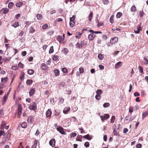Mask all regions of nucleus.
I'll return each mask as SVG.
<instances>
[{
  "label": "nucleus",
  "mask_w": 148,
  "mask_h": 148,
  "mask_svg": "<svg viewBox=\"0 0 148 148\" xmlns=\"http://www.w3.org/2000/svg\"><path fill=\"white\" fill-rule=\"evenodd\" d=\"M97 22L98 23L97 26L98 27H100L104 25L103 23L102 22H99L98 20H97Z\"/></svg>",
  "instance_id": "28"
},
{
  "label": "nucleus",
  "mask_w": 148,
  "mask_h": 148,
  "mask_svg": "<svg viewBox=\"0 0 148 148\" xmlns=\"http://www.w3.org/2000/svg\"><path fill=\"white\" fill-rule=\"evenodd\" d=\"M5 133L4 131L0 130V136H1L2 135L5 136Z\"/></svg>",
  "instance_id": "53"
},
{
  "label": "nucleus",
  "mask_w": 148,
  "mask_h": 148,
  "mask_svg": "<svg viewBox=\"0 0 148 148\" xmlns=\"http://www.w3.org/2000/svg\"><path fill=\"white\" fill-rule=\"evenodd\" d=\"M118 41V38L117 37L115 36L112 38L110 40V42L107 44L108 47H110L113 44H115Z\"/></svg>",
  "instance_id": "1"
},
{
  "label": "nucleus",
  "mask_w": 148,
  "mask_h": 148,
  "mask_svg": "<svg viewBox=\"0 0 148 148\" xmlns=\"http://www.w3.org/2000/svg\"><path fill=\"white\" fill-rule=\"evenodd\" d=\"M52 114V111L50 109H48L46 112V115L47 117L49 119L51 118Z\"/></svg>",
  "instance_id": "6"
},
{
  "label": "nucleus",
  "mask_w": 148,
  "mask_h": 148,
  "mask_svg": "<svg viewBox=\"0 0 148 148\" xmlns=\"http://www.w3.org/2000/svg\"><path fill=\"white\" fill-rule=\"evenodd\" d=\"M79 129L81 131V133L82 134L84 132V131L82 128H79Z\"/></svg>",
  "instance_id": "64"
},
{
  "label": "nucleus",
  "mask_w": 148,
  "mask_h": 148,
  "mask_svg": "<svg viewBox=\"0 0 148 148\" xmlns=\"http://www.w3.org/2000/svg\"><path fill=\"white\" fill-rule=\"evenodd\" d=\"M103 4L105 5L108 4L109 3V1L108 0H103Z\"/></svg>",
  "instance_id": "54"
},
{
  "label": "nucleus",
  "mask_w": 148,
  "mask_h": 148,
  "mask_svg": "<svg viewBox=\"0 0 148 148\" xmlns=\"http://www.w3.org/2000/svg\"><path fill=\"white\" fill-rule=\"evenodd\" d=\"M54 51V49H53V46H52L51 47L49 51V53H51L53 52Z\"/></svg>",
  "instance_id": "44"
},
{
  "label": "nucleus",
  "mask_w": 148,
  "mask_h": 148,
  "mask_svg": "<svg viewBox=\"0 0 148 148\" xmlns=\"http://www.w3.org/2000/svg\"><path fill=\"white\" fill-rule=\"evenodd\" d=\"M77 137L78 138L77 139V140L80 142L82 141V140H81V139L82 138V135H78L77 136Z\"/></svg>",
  "instance_id": "37"
},
{
  "label": "nucleus",
  "mask_w": 148,
  "mask_h": 148,
  "mask_svg": "<svg viewBox=\"0 0 148 148\" xmlns=\"http://www.w3.org/2000/svg\"><path fill=\"white\" fill-rule=\"evenodd\" d=\"M143 62L144 64H148V60H147L145 57L143 59Z\"/></svg>",
  "instance_id": "41"
},
{
  "label": "nucleus",
  "mask_w": 148,
  "mask_h": 148,
  "mask_svg": "<svg viewBox=\"0 0 148 148\" xmlns=\"http://www.w3.org/2000/svg\"><path fill=\"white\" fill-rule=\"evenodd\" d=\"M56 130L60 133L63 134H65L66 133L64 130L63 128L59 126H58L56 128Z\"/></svg>",
  "instance_id": "4"
},
{
  "label": "nucleus",
  "mask_w": 148,
  "mask_h": 148,
  "mask_svg": "<svg viewBox=\"0 0 148 148\" xmlns=\"http://www.w3.org/2000/svg\"><path fill=\"white\" fill-rule=\"evenodd\" d=\"M52 59L54 61H58L59 60V56L57 55H54Z\"/></svg>",
  "instance_id": "21"
},
{
  "label": "nucleus",
  "mask_w": 148,
  "mask_h": 148,
  "mask_svg": "<svg viewBox=\"0 0 148 148\" xmlns=\"http://www.w3.org/2000/svg\"><path fill=\"white\" fill-rule=\"evenodd\" d=\"M48 27V25L46 24H45L43 25L42 27V29H46Z\"/></svg>",
  "instance_id": "56"
},
{
  "label": "nucleus",
  "mask_w": 148,
  "mask_h": 148,
  "mask_svg": "<svg viewBox=\"0 0 148 148\" xmlns=\"http://www.w3.org/2000/svg\"><path fill=\"white\" fill-rule=\"evenodd\" d=\"M115 119V116H112L110 121V123H114Z\"/></svg>",
  "instance_id": "42"
},
{
  "label": "nucleus",
  "mask_w": 148,
  "mask_h": 148,
  "mask_svg": "<svg viewBox=\"0 0 148 148\" xmlns=\"http://www.w3.org/2000/svg\"><path fill=\"white\" fill-rule=\"evenodd\" d=\"M77 135V134L76 133H72L70 134V138H72L73 137H74L75 136Z\"/></svg>",
  "instance_id": "50"
},
{
  "label": "nucleus",
  "mask_w": 148,
  "mask_h": 148,
  "mask_svg": "<svg viewBox=\"0 0 148 148\" xmlns=\"http://www.w3.org/2000/svg\"><path fill=\"white\" fill-rule=\"evenodd\" d=\"M35 89L34 88H31L30 89L29 91V96L31 97L35 93Z\"/></svg>",
  "instance_id": "9"
},
{
  "label": "nucleus",
  "mask_w": 148,
  "mask_h": 148,
  "mask_svg": "<svg viewBox=\"0 0 148 148\" xmlns=\"http://www.w3.org/2000/svg\"><path fill=\"white\" fill-rule=\"evenodd\" d=\"M114 17V15H112L111 16V17L110 18V21L112 23L114 22V19H113Z\"/></svg>",
  "instance_id": "43"
},
{
  "label": "nucleus",
  "mask_w": 148,
  "mask_h": 148,
  "mask_svg": "<svg viewBox=\"0 0 148 148\" xmlns=\"http://www.w3.org/2000/svg\"><path fill=\"white\" fill-rule=\"evenodd\" d=\"M110 103H106L103 104V107L104 108H107L110 106Z\"/></svg>",
  "instance_id": "47"
},
{
  "label": "nucleus",
  "mask_w": 148,
  "mask_h": 148,
  "mask_svg": "<svg viewBox=\"0 0 148 148\" xmlns=\"http://www.w3.org/2000/svg\"><path fill=\"white\" fill-rule=\"evenodd\" d=\"M29 109L35 110L36 109V106L35 102H33L32 105H30L28 107Z\"/></svg>",
  "instance_id": "3"
},
{
  "label": "nucleus",
  "mask_w": 148,
  "mask_h": 148,
  "mask_svg": "<svg viewBox=\"0 0 148 148\" xmlns=\"http://www.w3.org/2000/svg\"><path fill=\"white\" fill-rule=\"evenodd\" d=\"M38 142L37 140H34V144L32 146V148H36Z\"/></svg>",
  "instance_id": "22"
},
{
  "label": "nucleus",
  "mask_w": 148,
  "mask_h": 148,
  "mask_svg": "<svg viewBox=\"0 0 148 148\" xmlns=\"http://www.w3.org/2000/svg\"><path fill=\"white\" fill-rule=\"evenodd\" d=\"M19 25V23L18 22H15L14 24H12V26L16 28L18 27Z\"/></svg>",
  "instance_id": "30"
},
{
  "label": "nucleus",
  "mask_w": 148,
  "mask_h": 148,
  "mask_svg": "<svg viewBox=\"0 0 148 148\" xmlns=\"http://www.w3.org/2000/svg\"><path fill=\"white\" fill-rule=\"evenodd\" d=\"M70 109V108L69 107H66L64 108L63 110V112L65 114H66L69 111Z\"/></svg>",
  "instance_id": "15"
},
{
  "label": "nucleus",
  "mask_w": 148,
  "mask_h": 148,
  "mask_svg": "<svg viewBox=\"0 0 148 148\" xmlns=\"http://www.w3.org/2000/svg\"><path fill=\"white\" fill-rule=\"evenodd\" d=\"M148 115V111H146L143 113L142 114V119H144Z\"/></svg>",
  "instance_id": "18"
},
{
  "label": "nucleus",
  "mask_w": 148,
  "mask_h": 148,
  "mask_svg": "<svg viewBox=\"0 0 148 148\" xmlns=\"http://www.w3.org/2000/svg\"><path fill=\"white\" fill-rule=\"evenodd\" d=\"M95 98L97 100H99L101 98V96L99 94H97L95 96Z\"/></svg>",
  "instance_id": "45"
},
{
  "label": "nucleus",
  "mask_w": 148,
  "mask_h": 148,
  "mask_svg": "<svg viewBox=\"0 0 148 148\" xmlns=\"http://www.w3.org/2000/svg\"><path fill=\"white\" fill-rule=\"evenodd\" d=\"M33 83V81L31 79H27L26 83L28 85H31Z\"/></svg>",
  "instance_id": "25"
},
{
  "label": "nucleus",
  "mask_w": 148,
  "mask_h": 148,
  "mask_svg": "<svg viewBox=\"0 0 148 148\" xmlns=\"http://www.w3.org/2000/svg\"><path fill=\"white\" fill-rule=\"evenodd\" d=\"M90 144L88 142H85L84 144V145L86 147H89Z\"/></svg>",
  "instance_id": "51"
},
{
  "label": "nucleus",
  "mask_w": 148,
  "mask_h": 148,
  "mask_svg": "<svg viewBox=\"0 0 148 148\" xmlns=\"http://www.w3.org/2000/svg\"><path fill=\"white\" fill-rule=\"evenodd\" d=\"M133 108L132 106H131L130 107L129 109V112L130 113H132L133 112Z\"/></svg>",
  "instance_id": "61"
},
{
  "label": "nucleus",
  "mask_w": 148,
  "mask_h": 148,
  "mask_svg": "<svg viewBox=\"0 0 148 148\" xmlns=\"http://www.w3.org/2000/svg\"><path fill=\"white\" fill-rule=\"evenodd\" d=\"M102 38L103 39V40H106L107 39L108 37L106 35L103 34L102 36Z\"/></svg>",
  "instance_id": "57"
},
{
  "label": "nucleus",
  "mask_w": 148,
  "mask_h": 148,
  "mask_svg": "<svg viewBox=\"0 0 148 148\" xmlns=\"http://www.w3.org/2000/svg\"><path fill=\"white\" fill-rule=\"evenodd\" d=\"M138 68L140 72L141 73H142L143 72V68L142 67L139 66H138Z\"/></svg>",
  "instance_id": "52"
},
{
  "label": "nucleus",
  "mask_w": 148,
  "mask_h": 148,
  "mask_svg": "<svg viewBox=\"0 0 148 148\" xmlns=\"http://www.w3.org/2000/svg\"><path fill=\"white\" fill-rule=\"evenodd\" d=\"M93 14L92 12H91L88 16V19L90 22L91 21L93 17Z\"/></svg>",
  "instance_id": "23"
},
{
  "label": "nucleus",
  "mask_w": 148,
  "mask_h": 148,
  "mask_svg": "<svg viewBox=\"0 0 148 148\" xmlns=\"http://www.w3.org/2000/svg\"><path fill=\"white\" fill-rule=\"evenodd\" d=\"M14 5V3L12 2H10L9 3L8 5V7L10 8L11 9L12 7Z\"/></svg>",
  "instance_id": "36"
},
{
  "label": "nucleus",
  "mask_w": 148,
  "mask_h": 148,
  "mask_svg": "<svg viewBox=\"0 0 148 148\" xmlns=\"http://www.w3.org/2000/svg\"><path fill=\"white\" fill-rule=\"evenodd\" d=\"M62 71L64 73H66L67 72V70L65 68H63L62 69Z\"/></svg>",
  "instance_id": "58"
},
{
  "label": "nucleus",
  "mask_w": 148,
  "mask_h": 148,
  "mask_svg": "<svg viewBox=\"0 0 148 148\" xmlns=\"http://www.w3.org/2000/svg\"><path fill=\"white\" fill-rule=\"evenodd\" d=\"M122 62L121 61H119V62L117 63L115 65V68L116 69H117L122 66Z\"/></svg>",
  "instance_id": "13"
},
{
  "label": "nucleus",
  "mask_w": 148,
  "mask_h": 148,
  "mask_svg": "<svg viewBox=\"0 0 148 148\" xmlns=\"http://www.w3.org/2000/svg\"><path fill=\"white\" fill-rule=\"evenodd\" d=\"M76 47H78L79 49H81L82 47V46L79 43L77 42L76 44Z\"/></svg>",
  "instance_id": "38"
},
{
  "label": "nucleus",
  "mask_w": 148,
  "mask_h": 148,
  "mask_svg": "<svg viewBox=\"0 0 148 148\" xmlns=\"http://www.w3.org/2000/svg\"><path fill=\"white\" fill-rule=\"evenodd\" d=\"M62 51L63 53L66 55L68 53L69 50L67 48H64V49L62 50Z\"/></svg>",
  "instance_id": "31"
},
{
  "label": "nucleus",
  "mask_w": 148,
  "mask_h": 148,
  "mask_svg": "<svg viewBox=\"0 0 148 148\" xmlns=\"http://www.w3.org/2000/svg\"><path fill=\"white\" fill-rule=\"evenodd\" d=\"M75 16L74 15H73L72 17L70 18L69 25L71 27H73L75 24Z\"/></svg>",
  "instance_id": "2"
},
{
  "label": "nucleus",
  "mask_w": 148,
  "mask_h": 148,
  "mask_svg": "<svg viewBox=\"0 0 148 148\" xmlns=\"http://www.w3.org/2000/svg\"><path fill=\"white\" fill-rule=\"evenodd\" d=\"M9 10V9L8 8H3L1 10L0 12L1 13L6 14L8 13Z\"/></svg>",
  "instance_id": "8"
},
{
  "label": "nucleus",
  "mask_w": 148,
  "mask_h": 148,
  "mask_svg": "<svg viewBox=\"0 0 148 148\" xmlns=\"http://www.w3.org/2000/svg\"><path fill=\"white\" fill-rule=\"evenodd\" d=\"M98 57L99 59L102 60L103 59V55L100 53L98 54Z\"/></svg>",
  "instance_id": "33"
},
{
  "label": "nucleus",
  "mask_w": 148,
  "mask_h": 148,
  "mask_svg": "<svg viewBox=\"0 0 148 148\" xmlns=\"http://www.w3.org/2000/svg\"><path fill=\"white\" fill-rule=\"evenodd\" d=\"M122 15V14L121 12H118L117 13V14L116 15V18H120L121 16Z\"/></svg>",
  "instance_id": "34"
},
{
  "label": "nucleus",
  "mask_w": 148,
  "mask_h": 148,
  "mask_svg": "<svg viewBox=\"0 0 148 148\" xmlns=\"http://www.w3.org/2000/svg\"><path fill=\"white\" fill-rule=\"evenodd\" d=\"M99 67L100 69L101 70H103L104 68V66L102 65H99Z\"/></svg>",
  "instance_id": "63"
},
{
  "label": "nucleus",
  "mask_w": 148,
  "mask_h": 148,
  "mask_svg": "<svg viewBox=\"0 0 148 148\" xmlns=\"http://www.w3.org/2000/svg\"><path fill=\"white\" fill-rule=\"evenodd\" d=\"M22 110V108L20 105L18 106V116H20L21 114Z\"/></svg>",
  "instance_id": "12"
},
{
  "label": "nucleus",
  "mask_w": 148,
  "mask_h": 148,
  "mask_svg": "<svg viewBox=\"0 0 148 148\" xmlns=\"http://www.w3.org/2000/svg\"><path fill=\"white\" fill-rule=\"evenodd\" d=\"M37 18L39 20H40L42 18V15L41 14H37L36 16Z\"/></svg>",
  "instance_id": "26"
},
{
  "label": "nucleus",
  "mask_w": 148,
  "mask_h": 148,
  "mask_svg": "<svg viewBox=\"0 0 148 148\" xmlns=\"http://www.w3.org/2000/svg\"><path fill=\"white\" fill-rule=\"evenodd\" d=\"M41 69L43 70H47L48 67V66L45 63H42L41 66Z\"/></svg>",
  "instance_id": "14"
},
{
  "label": "nucleus",
  "mask_w": 148,
  "mask_h": 148,
  "mask_svg": "<svg viewBox=\"0 0 148 148\" xmlns=\"http://www.w3.org/2000/svg\"><path fill=\"white\" fill-rule=\"evenodd\" d=\"M142 146V145L140 143H138L136 145V147L137 148H141Z\"/></svg>",
  "instance_id": "55"
},
{
  "label": "nucleus",
  "mask_w": 148,
  "mask_h": 148,
  "mask_svg": "<svg viewBox=\"0 0 148 148\" xmlns=\"http://www.w3.org/2000/svg\"><path fill=\"white\" fill-rule=\"evenodd\" d=\"M79 71L80 73H82L84 72V69L83 67H81L79 68Z\"/></svg>",
  "instance_id": "49"
},
{
  "label": "nucleus",
  "mask_w": 148,
  "mask_h": 148,
  "mask_svg": "<svg viewBox=\"0 0 148 148\" xmlns=\"http://www.w3.org/2000/svg\"><path fill=\"white\" fill-rule=\"evenodd\" d=\"M83 137L89 140H91L92 138V136H91L89 135L88 134L84 136H83Z\"/></svg>",
  "instance_id": "17"
},
{
  "label": "nucleus",
  "mask_w": 148,
  "mask_h": 148,
  "mask_svg": "<svg viewBox=\"0 0 148 148\" xmlns=\"http://www.w3.org/2000/svg\"><path fill=\"white\" fill-rule=\"evenodd\" d=\"M101 121L103 122H104V120H106L110 117V115L108 114H105L103 116H100Z\"/></svg>",
  "instance_id": "5"
},
{
  "label": "nucleus",
  "mask_w": 148,
  "mask_h": 148,
  "mask_svg": "<svg viewBox=\"0 0 148 148\" xmlns=\"http://www.w3.org/2000/svg\"><path fill=\"white\" fill-rule=\"evenodd\" d=\"M18 67L17 66H12V69L14 70H16L18 69Z\"/></svg>",
  "instance_id": "46"
},
{
  "label": "nucleus",
  "mask_w": 148,
  "mask_h": 148,
  "mask_svg": "<svg viewBox=\"0 0 148 148\" xmlns=\"http://www.w3.org/2000/svg\"><path fill=\"white\" fill-rule=\"evenodd\" d=\"M33 118L32 116H30L27 119V122L31 123H32L33 121Z\"/></svg>",
  "instance_id": "16"
},
{
  "label": "nucleus",
  "mask_w": 148,
  "mask_h": 148,
  "mask_svg": "<svg viewBox=\"0 0 148 148\" xmlns=\"http://www.w3.org/2000/svg\"><path fill=\"white\" fill-rule=\"evenodd\" d=\"M56 141L54 138L50 140L49 144L52 147L55 146V145Z\"/></svg>",
  "instance_id": "10"
},
{
  "label": "nucleus",
  "mask_w": 148,
  "mask_h": 148,
  "mask_svg": "<svg viewBox=\"0 0 148 148\" xmlns=\"http://www.w3.org/2000/svg\"><path fill=\"white\" fill-rule=\"evenodd\" d=\"M11 58L10 57L8 58H4L3 59V60L4 62H6L7 61H9L10 60Z\"/></svg>",
  "instance_id": "60"
},
{
  "label": "nucleus",
  "mask_w": 148,
  "mask_h": 148,
  "mask_svg": "<svg viewBox=\"0 0 148 148\" xmlns=\"http://www.w3.org/2000/svg\"><path fill=\"white\" fill-rule=\"evenodd\" d=\"M130 10L131 12H135L136 11V8L135 5H133L131 7Z\"/></svg>",
  "instance_id": "19"
},
{
  "label": "nucleus",
  "mask_w": 148,
  "mask_h": 148,
  "mask_svg": "<svg viewBox=\"0 0 148 148\" xmlns=\"http://www.w3.org/2000/svg\"><path fill=\"white\" fill-rule=\"evenodd\" d=\"M21 127L23 128H25L27 127V123L25 122H23L21 125Z\"/></svg>",
  "instance_id": "27"
},
{
  "label": "nucleus",
  "mask_w": 148,
  "mask_h": 148,
  "mask_svg": "<svg viewBox=\"0 0 148 148\" xmlns=\"http://www.w3.org/2000/svg\"><path fill=\"white\" fill-rule=\"evenodd\" d=\"M57 40L60 42H62L63 41L62 36H59L57 38Z\"/></svg>",
  "instance_id": "24"
},
{
  "label": "nucleus",
  "mask_w": 148,
  "mask_h": 148,
  "mask_svg": "<svg viewBox=\"0 0 148 148\" xmlns=\"http://www.w3.org/2000/svg\"><path fill=\"white\" fill-rule=\"evenodd\" d=\"M8 79V78L7 77L4 78H1V82L4 83H5L7 82Z\"/></svg>",
  "instance_id": "20"
},
{
  "label": "nucleus",
  "mask_w": 148,
  "mask_h": 148,
  "mask_svg": "<svg viewBox=\"0 0 148 148\" xmlns=\"http://www.w3.org/2000/svg\"><path fill=\"white\" fill-rule=\"evenodd\" d=\"M96 37V35H94L93 33H91L88 35V39L90 41L93 40Z\"/></svg>",
  "instance_id": "7"
},
{
  "label": "nucleus",
  "mask_w": 148,
  "mask_h": 148,
  "mask_svg": "<svg viewBox=\"0 0 148 148\" xmlns=\"http://www.w3.org/2000/svg\"><path fill=\"white\" fill-rule=\"evenodd\" d=\"M6 125V123L5 121H2L1 125V127L2 128Z\"/></svg>",
  "instance_id": "48"
},
{
  "label": "nucleus",
  "mask_w": 148,
  "mask_h": 148,
  "mask_svg": "<svg viewBox=\"0 0 148 148\" xmlns=\"http://www.w3.org/2000/svg\"><path fill=\"white\" fill-rule=\"evenodd\" d=\"M29 32L30 33H33L35 31V30L33 28V27L32 26L29 28Z\"/></svg>",
  "instance_id": "35"
},
{
  "label": "nucleus",
  "mask_w": 148,
  "mask_h": 148,
  "mask_svg": "<svg viewBox=\"0 0 148 148\" xmlns=\"http://www.w3.org/2000/svg\"><path fill=\"white\" fill-rule=\"evenodd\" d=\"M7 100V98L3 97V101L2 102L3 105L6 103Z\"/></svg>",
  "instance_id": "59"
},
{
  "label": "nucleus",
  "mask_w": 148,
  "mask_h": 148,
  "mask_svg": "<svg viewBox=\"0 0 148 148\" xmlns=\"http://www.w3.org/2000/svg\"><path fill=\"white\" fill-rule=\"evenodd\" d=\"M55 75L56 76H58L59 75L60 71L58 69H56L54 70Z\"/></svg>",
  "instance_id": "29"
},
{
  "label": "nucleus",
  "mask_w": 148,
  "mask_h": 148,
  "mask_svg": "<svg viewBox=\"0 0 148 148\" xmlns=\"http://www.w3.org/2000/svg\"><path fill=\"white\" fill-rule=\"evenodd\" d=\"M18 66L21 68H23L24 67V64L22 63L21 62H20L18 64Z\"/></svg>",
  "instance_id": "62"
},
{
  "label": "nucleus",
  "mask_w": 148,
  "mask_h": 148,
  "mask_svg": "<svg viewBox=\"0 0 148 148\" xmlns=\"http://www.w3.org/2000/svg\"><path fill=\"white\" fill-rule=\"evenodd\" d=\"M23 3L22 2H19L16 4V6L17 7L20 8L22 6Z\"/></svg>",
  "instance_id": "32"
},
{
  "label": "nucleus",
  "mask_w": 148,
  "mask_h": 148,
  "mask_svg": "<svg viewBox=\"0 0 148 148\" xmlns=\"http://www.w3.org/2000/svg\"><path fill=\"white\" fill-rule=\"evenodd\" d=\"M87 29H84L82 30V33H81L79 32H78L76 33L77 36H75L76 38H80V36L82 35V33H83V31L84 30L86 31L87 30Z\"/></svg>",
  "instance_id": "11"
},
{
  "label": "nucleus",
  "mask_w": 148,
  "mask_h": 148,
  "mask_svg": "<svg viewBox=\"0 0 148 148\" xmlns=\"http://www.w3.org/2000/svg\"><path fill=\"white\" fill-rule=\"evenodd\" d=\"M96 93L97 94H99L101 95V94L103 93V91L102 90L100 89L98 90L96 92Z\"/></svg>",
  "instance_id": "40"
},
{
  "label": "nucleus",
  "mask_w": 148,
  "mask_h": 148,
  "mask_svg": "<svg viewBox=\"0 0 148 148\" xmlns=\"http://www.w3.org/2000/svg\"><path fill=\"white\" fill-rule=\"evenodd\" d=\"M29 75H32L34 73V71L32 69H29L27 71Z\"/></svg>",
  "instance_id": "39"
}]
</instances>
